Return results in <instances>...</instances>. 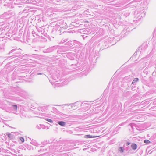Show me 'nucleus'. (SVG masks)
<instances>
[{"label": "nucleus", "mask_w": 156, "mask_h": 156, "mask_svg": "<svg viewBox=\"0 0 156 156\" xmlns=\"http://www.w3.org/2000/svg\"><path fill=\"white\" fill-rule=\"evenodd\" d=\"M18 108L17 105L13 103L9 105V106L6 108V111L9 112H13L16 111Z\"/></svg>", "instance_id": "f257e3e1"}, {"label": "nucleus", "mask_w": 156, "mask_h": 156, "mask_svg": "<svg viewBox=\"0 0 156 156\" xmlns=\"http://www.w3.org/2000/svg\"><path fill=\"white\" fill-rule=\"evenodd\" d=\"M73 42L74 45H75L76 47L78 46L77 49H76L77 48L76 47L75 48V51L76 53L78 52L79 50H80V49L81 48V47H82V44L80 42L76 40H74Z\"/></svg>", "instance_id": "f03ea898"}, {"label": "nucleus", "mask_w": 156, "mask_h": 156, "mask_svg": "<svg viewBox=\"0 0 156 156\" xmlns=\"http://www.w3.org/2000/svg\"><path fill=\"white\" fill-rule=\"evenodd\" d=\"M135 17L138 20H139L141 18V17H143V15H144V14L143 12H142L141 11L138 12V11H136L135 12Z\"/></svg>", "instance_id": "7ed1b4c3"}, {"label": "nucleus", "mask_w": 156, "mask_h": 156, "mask_svg": "<svg viewBox=\"0 0 156 156\" xmlns=\"http://www.w3.org/2000/svg\"><path fill=\"white\" fill-rule=\"evenodd\" d=\"M14 54V55H12L10 57H8L10 58L11 57H13L12 58H13L15 57L20 56L21 55V53L20 51H16V52Z\"/></svg>", "instance_id": "20e7f679"}, {"label": "nucleus", "mask_w": 156, "mask_h": 156, "mask_svg": "<svg viewBox=\"0 0 156 156\" xmlns=\"http://www.w3.org/2000/svg\"><path fill=\"white\" fill-rule=\"evenodd\" d=\"M47 107L45 106L39 107L38 109L39 111L45 112L47 110Z\"/></svg>", "instance_id": "39448f33"}, {"label": "nucleus", "mask_w": 156, "mask_h": 156, "mask_svg": "<svg viewBox=\"0 0 156 156\" xmlns=\"http://www.w3.org/2000/svg\"><path fill=\"white\" fill-rule=\"evenodd\" d=\"M129 4H133V5H131V6H133L134 7H136V6L138 4H140V2H139L138 3V2L136 1H133L132 2L130 3Z\"/></svg>", "instance_id": "423d86ee"}, {"label": "nucleus", "mask_w": 156, "mask_h": 156, "mask_svg": "<svg viewBox=\"0 0 156 156\" xmlns=\"http://www.w3.org/2000/svg\"><path fill=\"white\" fill-rule=\"evenodd\" d=\"M30 139V140H31L30 143L36 146H38L39 145L35 140H34L33 139H31V138Z\"/></svg>", "instance_id": "0eeeda50"}, {"label": "nucleus", "mask_w": 156, "mask_h": 156, "mask_svg": "<svg viewBox=\"0 0 156 156\" xmlns=\"http://www.w3.org/2000/svg\"><path fill=\"white\" fill-rule=\"evenodd\" d=\"M51 78L55 81L57 82L58 78L57 76L55 74H53L51 76Z\"/></svg>", "instance_id": "6e6552de"}, {"label": "nucleus", "mask_w": 156, "mask_h": 156, "mask_svg": "<svg viewBox=\"0 0 156 156\" xmlns=\"http://www.w3.org/2000/svg\"><path fill=\"white\" fill-rule=\"evenodd\" d=\"M131 147L132 149L135 150L137 148V145L135 143H132L131 145Z\"/></svg>", "instance_id": "1a4fd4ad"}, {"label": "nucleus", "mask_w": 156, "mask_h": 156, "mask_svg": "<svg viewBox=\"0 0 156 156\" xmlns=\"http://www.w3.org/2000/svg\"><path fill=\"white\" fill-rule=\"evenodd\" d=\"M139 81V78H134L132 83L131 85L132 86V85H135L136 83V82H138Z\"/></svg>", "instance_id": "9d476101"}, {"label": "nucleus", "mask_w": 156, "mask_h": 156, "mask_svg": "<svg viewBox=\"0 0 156 156\" xmlns=\"http://www.w3.org/2000/svg\"><path fill=\"white\" fill-rule=\"evenodd\" d=\"M57 123L59 125L62 126H65L66 124V122L63 121H58Z\"/></svg>", "instance_id": "9b49d317"}, {"label": "nucleus", "mask_w": 156, "mask_h": 156, "mask_svg": "<svg viewBox=\"0 0 156 156\" xmlns=\"http://www.w3.org/2000/svg\"><path fill=\"white\" fill-rule=\"evenodd\" d=\"M6 135L10 139H12L14 137L13 135L9 133H6Z\"/></svg>", "instance_id": "f8f14e48"}, {"label": "nucleus", "mask_w": 156, "mask_h": 156, "mask_svg": "<svg viewBox=\"0 0 156 156\" xmlns=\"http://www.w3.org/2000/svg\"><path fill=\"white\" fill-rule=\"evenodd\" d=\"M66 44L70 47L73 46V42L72 41H69L66 43Z\"/></svg>", "instance_id": "ddd939ff"}, {"label": "nucleus", "mask_w": 156, "mask_h": 156, "mask_svg": "<svg viewBox=\"0 0 156 156\" xmlns=\"http://www.w3.org/2000/svg\"><path fill=\"white\" fill-rule=\"evenodd\" d=\"M54 50V47H51V48H48L46 50V52H52Z\"/></svg>", "instance_id": "4468645a"}, {"label": "nucleus", "mask_w": 156, "mask_h": 156, "mask_svg": "<svg viewBox=\"0 0 156 156\" xmlns=\"http://www.w3.org/2000/svg\"><path fill=\"white\" fill-rule=\"evenodd\" d=\"M6 28V27L5 25L2 26L0 28V30L2 33H4L5 31V29Z\"/></svg>", "instance_id": "2eb2a0df"}, {"label": "nucleus", "mask_w": 156, "mask_h": 156, "mask_svg": "<svg viewBox=\"0 0 156 156\" xmlns=\"http://www.w3.org/2000/svg\"><path fill=\"white\" fill-rule=\"evenodd\" d=\"M125 147V145H123V147H120L119 148V151L121 153H122L124 152L125 149L124 147Z\"/></svg>", "instance_id": "dca6fc26"}, {"label": "nucleus", "mask_w": 156, "mask_h": 156, "mask_svg": "<svg viewBox=\"0 0 156 156\" xmlns=\"http://www.w3.org/2000/svg\"><path fill=\"white\" fill-rule=\"evenodd\" d=\"M94 136H92L89 135H85L84 136V138H92L95 137Z\"/></svg>", "instance_id": "f3484780"}, {"label": "nucleus", "mask_w": 156, "mask_h": 156, "mask_svg": "<svg viewBox=\"0 0 156 156\" xmlns=\"http://www.w3.org/2000/svg\"><path fill=\"white\" fill-rule=\"evenodd\" d=\"M125 150L126 151H128V152H130V151H132L131 149H130V148L129 146H127L124 148Z\"/></svg>", "instance_id": "a211bd4d"}, {"label": "nucleus", "mask_w": 156, "mask_h": 156, "mask_svg": "<svg viewBox=\"0 0 156 156\" xmlns=\"http://www.w3.org/2000/svg\"><path fill=\"white\" fill-rule=\"evenodd\" d=\"M4 46L2 45H0V52H2L4 51Z\"/></svg>", "instance_id": "6ab92c4d"}, {"label": "nucleus", "mask_w": 156, "mask_h": 156, "mask_svg": "<svg viewBox=\"0 0 156 156\" xmlns=\"http://www.w3.org/2000/svg\"><path fill=\"white\" fill-rule=\"evenodd\" d=\"M77 102H75V103H71V104H65L64 105H71V107H72L73 106L75 105L76 104Z\"/></svg>", "instance_id": "aec40b11"}, {"label": "nucleus", "mask_w": 156, "mask_h": 156, "mask_svg": "<svg viewBox=\"0 0 156 156\" xmlns=\"http://www.w3.org/2000/svg\"><path fill=\"white\" fill-rule=\"evenodd\" d=\"M135 124L134 123H131L130 124H129V126L131 127L133 129V126H135Z\"/></svg>", "instance_id": "412c9836"}, {"label": "nucleus", "mask_w": 156, "mask_h": 156, "mask_svg": "<svg viewBox=\"0 0 156 156\" xmlns=\"http://www.w3.org/2000/svg\"><path fill=\"white\" fill-rule=\"evenodd\" d=\"M138 154H138V156H144L143 155H142L143 154V152L142 150H140V151Z\"/></svg>", "instance_id": "4be33fe9"}, {"label": "nucleus", "mask_w": 156, "mask_h": 156, "mask_svg": "<svg viewBox=\"0 0 156 156\" xmlns=\"http://www.w3.org/2000/svg\"><path fill=\"white\" fill-rule=\"evenodd\" d=\"M44 126L43 125H41V124L39 125H37L36 126V128L40 129H41V127H42L43 126Z\"/></svg>", "instance_id": "5701e85b"}, {"label": "nucleus", "mask_w": 156, "mask_h": 156, "mask_svg": "<svg viewBox=\"0 0 156 156\" xmlns=\"http://www.w3.org/2000/svg\"><path fill=\"white\" fill-rule=\"evenodd\" d=\"M45 119L47 121H48V122H49L51 123H53V122L52 120L46 118Z\"/></svg>", "instance_id": "b1692460"}, {"label": "nucleus", "mask_w": 156, "mask_h": 156, "mask_svg": "<svg viewBox=\"0 0 156 156\" xmlns=\"http://www.w3.org/2000/svg\"><path fill=\"white\" fill-rule=\"evenodd\" d=\"M144 143L145 144H149L151 143V142L148 140H144Z\"/></svg>", "instance_id": "393cba45"}, {"label": "nucleus", "mask_w": 156, "mask_h": 156, "mask_svg": "<svg viewBox=\"0 0 156 156\" xmlns=\"http://www.w3.org/2000/svg\"><path fill=\"white\" fill-rule=\"evenodd\" d=\"M16 51V49H13L11 50L9 52V53H8L9 55L11 53L14 52L15 51Z\"/></svg>", "instance_id": "a878e982"}, {"label": "nucleus", "mask_w": 156, "mask_h": 156, "mask_svg": "<svg viewBox=\"0 0 156 156\" xmlns=\"http://www.w3.org/2000/svg\"><path fill=\"white\" fill-rule=\"evenodd\" d=\"M20 140L21 141L22 143H23L24 141V139L23 137H20Z\"/></svg>", "instance_id": "bb28decb"}, {"label": "nucleus", "mask_w": 156, "mask_h": 156, "mask_svg": "<svg viewBox=\"0 0 156 156\" xmlns=\"http://www.w3.org/2000/svg\"><path fill=\"white\" fill-rule=\"evenodd\" d=\"M31 55H29V54H25L24 55H23V57H24V56H27L29 58H30V57H31Z\"/></svg>", "instance_id": "cd10ccee"}, {"label": "nucleus", "mask_w": 156, "mask_h": 156, "mask_svg": "<svg viewBox=\"0 0 156 156\" xmlns=\"http://www.w3.org/2000/svg\"><path fill=\"white\" fill-rule=\"evenodd\" d=\"M130 144V143L129 142H127L126 143V146H128Z\"/></svg>", "instance_id": "c85d7f7f"}, {"label": "nucleus", "mask_w": 156, "mask_h": 156, "mask_svg": "<svg viewBox=\"0 0 156 156\" xmlns=\"http://www.w3.org/2000/svg\"><path fill=\"white\" fill-rule=\"evenodd\" d=\"M144 72L146 73V74H147L148 73V72H147L145 69L144 70Z\"/></svg>", "instance_id": "c756f323"}, {"label": "nucleus", "mask_w": 156, "mask_h": 156, "mask_svg": "<svg viewBox=\"0 0 156 156\" xmlns=\"http://www.w3.org/2000/svg\"><path fill=\"white\" fill-rule=\"evenodd\" d=\"M129 76H126L124 78V80H126L127 78H129Z\"/></svg>", "instance_id": "7c9ffc66"}, {"label": "nucleus", "mask_w": 156, "mask_h": 156, "mask_svg": "<svg viewBox=\"0 0 156 156\" xmlns=\"http://www.w3.org/2000/svg\"><path fill=\"white\" fill-rule=\"evenodd\" d=\"M27 149L29 150H30L31 149V146H28Z\"/></svg>", "instance_id": "2f4dec72"}, {"label": "nucleus", "mask_w": 156, "mask_h": 156, "mask_svg": "<svg viewBox=\"0 0 156 156\" xmlns=\"http://www.w3.org/2000/svg\"><path fill=\"white\" fill-rule=\"evenodd\" d=\"M76 65H77L76 64H71V66H76Z\"/></svg>", "instance_id": "473e14b6"}, {"label": "nucleus", "mask_w": 156, "mask_h": 156, "mask_svg": "<svg viewBox=\"0 0 156 156\" xmlns=\"http://www.w3.org/2000/svg\"><path fill=\"white\" fill-rule=\"evenodd\" d=\"M43 73H37V74L38 75H42V74Z\"/></svg>", "instance_id": "72a5a7b5"}, {"label": "nucleus", "mask_w": 156, "mask_h": 156, "mask_svg": "<svg viewBox=\"0 0 156 156\" xmlns=\"http://www.w3.org/2000/svg\"><path fill=\"white\" fill-rule=\"evenodd\" d=\"M23 117H26V115H25V113L24 114V113H23Z\"/></svg>", "instance_id": "f704fd0d"}, {"label": "nucleus", "mask_w": 156, "mask_h": 156, "mask_svg": "<svg viewBox=\"0 0 156 156\" xmlns=\"http://www.w3.org/2000/svg\"><path fill=\"white\" fill-rule=\"evenodd\" d=\"M42 150H41V149L40 150H38V152H39L40 151H41Z\"/></svg>", "instance_id": "c9c22d12"}, {"label": "nucleus", "mask_w": 156, "mask_h": 156, "mask_svg": "<svg viewBox=\"0 0 156 156\" xmlns=\"http://www.w3.org/2000/svg\"><path fill=\"white\" fill-rule=\"evenodd\" d=\"M66 42V41H65V40L63 41V42Z\"/></svg>", "instance_id": "e433bc0d"}, {"label": "nucleus", "mask_w": 156, "mask_h": 156, "mask_svg": "<svg viewBox=\"0 0 156 156\" xmlns=\"http://www.w3.org/2000/svg\"><path fill=\"white\" fill-rule=\"evenodd\" d=\"M18 156H22V155H18Z\"/></svg>", "instance_id": "4c0bfd02"}, {"label": "nucleus", "mask_w": 156, "mask_h": 156, "mask_svg": "<svg viewBox=\"0 0 156 156\" xmlns=\"http://www.w3.org/2000/svg\"><path fill=\"white\" fill-rule=\"evenodd\" d=\"M5 123H4V124H6V123H5Z\"/></svg>", "instance_id": "58836bf2"}, {"label": "nucleus", "mask_w": 156, "mask_h": 156, "mask_svg": "<svg viewBox=\"0 0 156 156\" xmlns=\"http://www.w3.org/2000/svg\"><path fill=\"white\" fill-rule=\"evenodd\" d=\"M151 138H152V137H151V138H150V140H151Z\"/></svg>", "instance_id": "ea45409f"}, {"label": "nucleus", "mask_w": 156, "mask_h": 156, "mask_svg": "<svg viewBox=\"0 0 156 156\" xmlns=\"http://www.w3.org/2000/svg\"><path fill=\"white\" fill-rule=\"evenodd\" d=\"M17 152H18V153H19V151H17Z\"/></svg>", "instance_id": "a19ab883"}, {"label": "nucleus", "mask_w": 156, "mask_h": 156, "mask_svg": "<svg viewBox=\"0 0 156 156\" xmlns=\"http://www.w3.org/2000/svg\"><path fill=\"white\" fill-rule=\"evenodd\" d=\"M59 51L58 50V52H59Z\"/></svg>", "instance_id": "79ce46f5"}, {"label": "nucleus", "mask_w": 156, "mask_h": 156, "mask_svg": "<svg viewBox=\"0 0 156 156\" xmlns=\"http://www.w3.org/2000/svg\"><path fill=\"white\" fill-rule=\"evenodd\" d=\"M1 58V57H0V58Z\"/></svg>", "instance_id": "37998d69"}]
</instances>
